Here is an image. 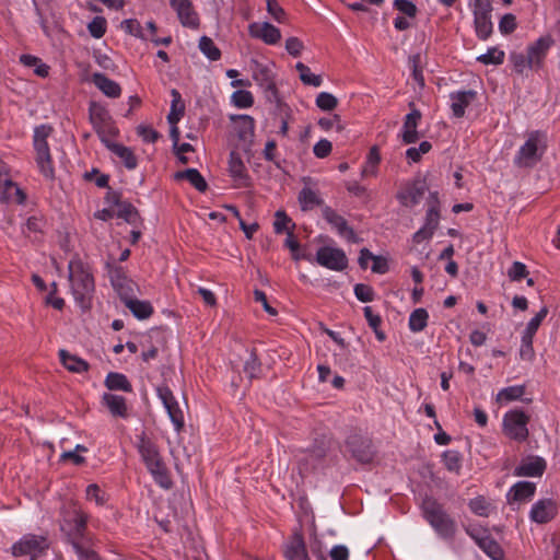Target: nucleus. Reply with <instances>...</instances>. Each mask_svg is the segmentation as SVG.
Returning <instances> with one entry per match:
<instances>
[{
	"mask_svg": "<svg viewBox=\"0 0 560 560\" xmlns=\"http://www.w3.org/2000/svg\"><path fill=\"white\" fill-rule=\"evenodd\" d=\"M68 270L70 288L75 302L83 310L90 308L95 290L90 268L75 257L69 261Z\"/></svg>",
	"mask_w": 560,
	"mask_h": 560,
	"instance_id": "1",
	"label": "nucleus"
},
{
	"mask_svg": "<svg viewBox=\"0 0 560 560\" xmlns=\"http://www.w3.org/2000/svg\"><path fill=\"white\" fill-rule=\"evenodd\" d=\"M137 447L154 481L162 488L170 489L172 479L156 444L142 434L138 439Z\"/></svg>",
	"mask_w": 560,
	"mask_h": 560,
	"instance_id": "2",
	"label": "nucleus"
},
{
	"mask_svg": "<svg viewBox=\"0 0 560 560\" xmlns=\"http://www.w3.org/2000/svg\"><path fill=\"white\" fill-rule=\"evenodd\" d=\"M422 512L425 521L441 538H454L456 522L446 513L441 503L433 498H425L422 502Z\"/></svg>",
	"mask_w": 560,
	"mask_h": 560,
	"instance_id": "3",
	"label": "nucleus"
},
{
	"mask_svg": "<svg viewBox=\"0 0 560 560\" xmlns=\"http://www.w3.org/2000/svg\"><path fill=\"white\" fill-rule=\"evenodd\" d=\"M547 148L546 135L535 130L528 133L526 141L514 156V165L520 168H532L542 158Z\"/></svg>",
	"mask_w": 560,
	"mask_h": 560,
	"instance_id": "4",
	"label": "nucleus"
},
{
	"mask_svg": "<svg viewBox=\"0 0 560 560\" xmlns=\"http://www.w3.org/2000/svg\"><path fill=\"white\" fill-rule=\"evenodd\" d=\"M51 128L45 125L36 127L34 130V149L36 151V163L40 173L48 179H52L55 172L52 160L47 143Z\"/></svg>",
	"mask_w": 560,
	"mask_h": 560,
	"instance_id": "5",
	"label": "nucleus"
},
{
	"mask_svg": "<svg viewBox=\"0 0 560 560\" xmlns=\"http://www.w3.org/2000/svg\"><path fill=\"white\" fill-rule=\"evenodd\" d=\"M315 261L329 270L342 271L348 267V258L341 248L323 246L316 252Z\"/></svg>",
	"mask_w": 560,
	"mask_h": 560,
	"instance_id": "6",
	"label": "nucleus"
},
{
	"mask_svg": "<svg viewBox=\"0 0 560 560\" xmlns=\"http://www.w3.org/2000/svg\"><path fill=\"white\" fill-rule=\"evenodd\" d=\"M527 422L528 417L523 411H510L504 416V432L513 440L524 441L528 436Z\"/></svg>",
	"mask_w": 560,
	"mask_h": 560,
	"instance_id": "7",
	"label": "nucleus"
},
{
	"mask_svg": "<svg viewBox=\"0 0 560 560\" xmlns=\"http://www.w3.org/2000/svg\"><path fill=\"white\" fill-rule=\"evenodd\" d=\"M159 398L162 400L164 408L177 432H180L185 424L184 412L173 395L172 390L166 386H160L156 389Z\"/></svg>",
	"mask_w": 560,
	"mask_h": 560,
	"instance_id": "8",
	"label": "nucleus"
},
{
	"mask_svg": "<svg viewBox=\"0 0 560 560\" xmlns=\"http://www.w3.org/2000/svg\"><path fill=\"white\" fill-rule=\"evenodd\" d=\"M25 195L23 190L11 180L7 164L0 161V203H23Z\"/></svg>",
	"mask_w": 560,
	"mask_h": 560,
	"instance_id": "9",
	"label": "nucleus"
},
{
	"mask_svg": "<svg viewBox=\"0 0 560 560\" xmlns=\"http://www.w3.org/2000/svg\"><path fill=\"white\" fill-rule=\"evenodd\" d=\"M346 447L351 456L360 463L366 464L373 459L374 452L371 440L359 433L350 434L347 438Z\"/></svg>",
	"mask_w": 560,
	"mask_h": 560,
	"instance_id": "10",
	"label": "nucleus"
},
{
	"mask_svg": "<svg viewBox=\"0 0 560 560\" xmlns=\"http://www.w3.org/2000/svg\"><path fill=\"white\" fill-rule=\"evenodd\" d=\"M466 533L475 540L479 548L492 560L503 559L504 552L502 548L492 537H490V535H488L487 530L477 527H468L466 528Z\"/></svg>",
	"mask_w": 560,
	"mask_h": 560,
	"instance_id": "11",
	"label": "nucleus"
},
{
	"mask_svg": "<svg viewBox=\"0 0 560 560\" xmlns=\"http://www.w3.org/2000/svg\"><path fill=\"white\" fill-rule=\"evenodd\" d=\"M109 278L122 303L137 295L139 291L137 283L129 279L121 268L110 270Z\"/></svg>",
	"mask_w": 560,
	"mask_h": 560,
	"instance_id": "12",
	"label": "nucleus"
},
{
	"mask_svg": "<svg viewBox=\"0 0 560 560\" xmlns=\"http://www.w3.org/2000/svg\"><path fill=\"white\" fill-rule=\"evenodd\" d=\"M46 548L47 544L44 537L27 535L12 546V553L15 557L30 556L34 559Z\"/></svg>",
	"mask_w": 560,
	"mask_h": 560,
	"instance_id": "13",
	"label": "nucleus"
},
{
	"mask_svg": "<svg viewBox=\"0 0 560 560\" xmlns=\"http://www.w3.org/2000/svg\"><path fill=\"white\" fill-rule=\"evenodd\" d=\"M323 218L334 228L337 233L345 237L348 242L358 243L359 237L354 233L353 229L348 225L347 220L338 214L330 207H325L323 209Z\"/></svg>",
	"mask_w": 560,
	"mask_h": 560,
	"instance_id": "14",
	"label": "nucleus"
},
{
	"mask_svg": "<svg viewBox=\"0 0 560 560\" xmlns=\"http://www.w3.org/2000/svg\"><path fill=\"white\" fill-rule=\"evenodd\" d=\"M170 4L177 13L183 26L190 28H197L199 26V16L194 10L190 0H171Z\"/></svg>",
	"mask_w": 560,
	"mask_h": 560,
	"instance_id": "15",
	"label": "nucleus"
},
{
	"mask_svg": "<svg viewBox=\"0 0 560 560\" xmlns=\"http://www.w3.org/2000/svg\"><path fill=\"white\" fill-rule=\"evenodd\" d=\"M248 33L252 37L261 39L268 45L277 44L281 38L279 28L268 22H254L248 25Z\"/></svg>",
	"mask_w": 560,
	"mask_h": 560,
	"instance_id": "16",
	"label": "nucleus"
},
{
	"mask_svg": "<svg viewBox=\"0 0 560 560\" xmlns=\"http://www.w3.org/2000/svg\"><path fill=\"white\" fill-rule=\"evenodd\" d=\"M546 469V460L539 456H527L515 467L516 477H540Z\"/></svg>",
	"mask_w": 560,
	"mask_h": 560,
	"instance_id": "17",
	"label": "nucleus"
},
{
	"mask_svg": "<svg viewBox=\"0 0 560 560\" xmlns=\"http://www.w3.org/2000/svg\"><path fill=\"white\" fill-rule=\"evenodd\" d=\"M556 513V503L550 499H542L532 506L529 516L533 522L544 524L551 521Z\"/></svg>",
	"mask_w": 560,
	"mask_h": 560,
	"instance_id": "18",
	"label": "nucleus"
},
{
	"mask_svg": "<svg viewBox=\"0 0 560 560\" xmlns=\"http://www.w3.org/2000/svg\"><path fill=\"white\" fill-rule=\"evenodd\" d=\"M425 186L420 182L406 185L397 192V199L404 207H412L420 202L424 195Z\"/></svg>",
	"mask_w": 560,
	"mask_h": 560,
	"instance_id": "19",
	"label": "nucleus"
},
{
	"mask_svg": "<svg viewBox=\"0 0 560 560\" xmlns=\"http://www.w3.org/2000/svg\"><path fill=\"white\" fill-rule=\"evenodd\" d=\"M552 44L553 39L550 36H542L532 44L527 49L529 63L535 68H540Z\"/></svg>",
	"mask_w": 560,
	"mask_h": 560,
	"instance_id": "20",
	"label": "nucleus"
},
{
	"mask_svg": "<svg viewBox=\"0 0 560 560\" xmlns=\"http://www.w3.org/2000/svg\"><path fill=\"white\" fill-rule=\"evenodd\" d=\"M284 557L288 560H308L306 546L300 533L293 534L285 542Z\"/></svg>",
	"mask_w": 560,
	"mask_h": 560,
	"instance_id": "21",
	"label": "nucleus"
},
{
	"mask_svg": "<svg viewBox=\"0 0 560 560\" xmlns=\"http://www.w3.org/2000/svg\"><path fill=\"white\" fill-rule=\"evenodd\" d=\"M476 95L477 93L472 90L451 93V108L453 115L457 118L463 117L465 115L466 107L474 102Z\"/></svg>",
	"mask_w": 560,
	"mask_h": 560,
	"instance_id": "22",
	"label": "nucleus"
},
{
	"mask_svg": "<svg viewBox=\"0 0 560 560\" xmlns=\"http://www.w3.org/2000/svg\"><path fill=\"white\" fill-rule=\"evenodd\" d=\"M421 119V113L418 109L411 110L405 118L404 126L401 129L402 141L407 144L415 143L418 136V125Z\"/></svg>",
	"mask_w": 560,
	"mask_h": 560,
	"instance_id": "23",
	"label": "nucleus"
},
{
	"mask_svg": "<svg viewBox=\"0 0 560 560\" xmlns=\"http://www.w3.org/2000/svg\"><path fill=\"white\" fill-rule=\"evenodd\" d=\"M535 490L534 482L518 481L510 489L508 500L510 503L528 501L535 494Z\"/></svg>",
	"mask_w": 560,
	"mask_h": 560,
	"instance_id": "24",
	"label": "nucleus"
},
{
	"mask_svg": "<svg viewBox=\"0 0 560 560\" xmlns=\"http://www.w3.org/2000/svg\"><path fill=\"white\" fill-rule=\"evenodd\" d=\"M92 82L108 97L116 98L121 94L120 85L103 73H94L92 75Z\"/></svg>",
	"mask_w": 560,
	"mask_h": 560,
	"instance_id": "25",
	"label": "nucleus"
},
{
	"mask_svg": "<svg viewBox=\"0 0 560 560\" xmlns=\"http://www.w3.org/2000/svg\"><path fill=\"white\" fill-rule=\"evenodd\" d=\"M329 443L330 439L326 434H319L314 439L313 444L305 450V453L312 458V465L326 456Z\"/></svg>",
	"mask_w": 560,
	"mask_h": 560,
	"instance_id": "26",
	"label": "nucleus"
},
{
	"mask_svg": "<svg viewBox=\"0 0 560 560\" xmlns=\"http://www.w3.org/2000/svg\"><path fill=\"white\" fill-rule=\"evenodd\" d=\"M103 402L113 416L120 418L128 417L126 399L122 396L106 393L103 395Z\"/></svg>",
	"mask_w": 560,
	"mask_h": 560,
	"instance_id": "27",
	"label": "nucleus"
},
{
	"mask_svg": "<svg viewBox=\"0 0 560 560\" xmlns=\"http://www.w3.org/2000/svg\"><path fill=\"white\" fill-rule=\"evenodd\" d=\"M59 358L62 365L72 373H83L89 370V363L85 360L71 354L67 350L61 349L59 351Z\"/></svg>",
	"mask_w": 560,
	"mask_h": 560,
	"instance_id": "28",
	"label": "nucleus"
},
{
	"mask_svg": "<svg viewBox=\"0 0 560 560\" xmlns=\"http://www.w3.org/2000/svg\"><path fill=\"white\" fill-rule=\"evenodd\" d=\"M229 172L230 175L240 184V185H246L247 184V173L246 167L241 159V156L235 153L231 152L230 159H229Z\"/></svg>",
	"mask_w": 560,
	"mask_h": 560,
	"instance_id": "29",
	"label": "nucleus"
},
{
	"mask_svg": "<svg viewBox=\"0 0 560 560\" xmlns=\"http://www.w3.org/2000/svg\"><path fill=\"white\" fill-rule=\"evenodd\" d=\"M124 304L138 319H147L153 314L151 303L149 301L138 300L137 295L124 302Z\"/></svg>",
	"mask_w": 560,
	"mask_h": 560,
	"instance_id": "30",
	"label": "nucleus"
},
{
	"mask_svg": "<svg viewBox=\"0 0 560 560\" xmlns=\"http://www.w3.org/2000/svg\"><path fill=\"white\" fill-rule=\"evenodd\" d=\"M90 120L97 132L103 131L109 120V114L106 108L100 104L90 105Z\"/></svg>",
	"mask_w": 560,
	"mask_h": 560,
	"instance_id": "31",
	"label": "nucleus"
},
{
	"mask_svg": "<svg viewBox=\"0 0 560 560\" xmlns=\"http://www.w3.org/2000/svg\"><path fill=\"white\" fill-rule=\"evenodd\" d=\"M175 178L178 180L185 179L189 182L200 192L206 191L208 188L206 179L196 168H187L185 171L177 172L175 174Z\"/></svg>",
	"mask_w": 560,
	"mask_h": 560,
	"instance_id": "32",
	"label": "nucleus"
},
{
	"mask_svg": "<svg viewBox=\"0 0 560 560\" xmlns=\"http://www.w3.org/2000/svg\"><path fill=\"white\" fill-rule=\"evenodd\" d=\"M171 96H172V103H171V110L167 115V121L171 125H177V122L184 116L185 104L182 100L180 93L176 89H173L171 91Z\"/></svg>",
	"mask_w": 560,
	"mask_h": 560,
	"instance_id": "33",
	"label": "nucleus"
},
{
	"mask_svg": "<svg viewBox=\"0 0 560 560\" xmlns=\"http://www.w3.org/2000/svg\"><path fill=\"white\" fill-rule=\"evenodd\" d=\"M105 386L109 390H122L127 393L132 390V386L126 375L116 372H110L107 374L105 378Z\"/></svg>",
	"mask_w": 560,
	"mask_h": 560,
	"instance_id": "34",
	"label": "nucleus"
},
{
	"mask_svg": "<svg viewBox=\"0 0 560 560\" xmlns=\"http://www.w3.org/2000/svg\"><path fill=\"white\" fill-rule=\"evenodd\" d=\"M253 78L265 90H272L275 88L272 72L267 66L262 63H256L254 68Z\"/></svg>",
	"mask_w": 560,
	"mask_h": 560,
	"instance_id": "35",
	"label": "nucleus"
},
{
	"mask_svg": "<svg viewBox=\"0 0 560 560\" xmlns=\"http://www.w3.org/2000/svg\"><path fill=\"white\" fill-rule=\"evenodd\" d=\"M237 122V135L240 139L247 140L254 136L255 120L248 115L232 117Z\"/></svg>",
	"mask_w": 560,
	"mask_h": 560,
	"instance_id": "36",
	"label": "nucleus"
},
{
	"mask_svg": "<svg viewBox=\"0 0 560 560\" xmlns=\"http://www.w3.org/2000/svg\"><path fill=\"white\" fill-rule=\"evenodd\" d=\"M299 202L303 211L312 210L316 206H319L323 200L318 194L310 187H304L299 194Z\"/></svg>",
	"mask_w": 560,
	"mask_h": 560,
	"instance_id": "37",
	"label": "nucleus"
},
{
	"mask_svg": "<svg viewBox=\"0 0 560 560\" xmlns=\"http://www.w3.org/2000/svg\"><path fill=\"white\" fill-rule=\"evenodd\" d=\"M117 217L124 219L129 224L137 226L141 219L138 210L129 202H117Z\"/></svg>",
	"mask_w": 560,
	"mask_h": 560,
	"instance_id": "38",
	"label": "nucleus"
},
{
	"mask_svg": "<svg viewBox=\"0 0 560 560\" xmlns=\"http://www.w3.org/2000/svg\"><path fill=\"white\" fill-rule=\"evenodd\" d=\"M20 61L25 67H33L34 73L40 78H46L49 73V67L42 62V60L38 57H35L33 55H22L20 57Z\"/></svg>",
	"mask_w": 560,
	"mask_h": 560,
	"instance_id": "39",
	"label": "nucleus"
},
{
	"mask_svg": "<svg viewBox=\"0 0 560 560\" xmlns=\"http://www.w3.org/2000/svg\"><path fill=\"white\" fill-rule=\"evenodd\" d=\"M380 161L381 155L377 147H372L368 154L366 162L361 171L362 177L375 176Z\"/></svg>",
	"mask_w": 560,
	"mask_h": 560,
	"instance_id": "40",
	"label": "nucleus"
},
{
	"mask_svg": "<svg viewBox=\"0 0 560 560\" xmlns=\"http://www.w3.org/2000/svg\"><path fill=\"white\" fill-rule=\"evenodd\" d=\"M429 314L424 308L415 310L409 316V329L413 332L422 331L428 324Z\"/></svg>",
	"mask_w": 560,
	"mask_h": 560,
	"instance_id": "41",
	"label": "nucleus"
},
{
	"mask_svg": "<svg viewBox=\"0 0 560 560\" xmlns=\"http://www.w3.org/2000/svg\"><path fill=\"white\" fill-rule=\"evenodd\" d=\"M475 30L480 39H487L492 33L491 15H475Z\"/></svg>",
	"mask_w": 560,
	"mask_h": 560,
	"instance_id": "42",
	"label": "nucleus"
},
{
	"mask_svg": "<svg viewBox=\"0 0 560 560\" xmlns=\"http://www.w3.org/2000/svg\"><path fill=\"white\" fill-rule=\"evenodd\" d=\"M110 149L118 158L121 159L127 168L133 170L137 167V158L129 148L122 144H113Z\"/></svg>",
	"mask_w": 560,
	"mask_h": 560,
	"instance_id": "43",
	"label": "nucleus"
},
{
	"mask_svg": "<svg viewBox=\"0 0 560 560\" xmlns=\"http://www.w3.org/2000/svg\"><path fill=\"white\" fill-rule=\"evenodd\" d=\"M468 506L474 514L482 517H488L493 509L492 504L481 495L471 499Z\"/></svg>",
	"mask_w": 560,
	"mask_h": 560,
	"instance_id": "44",
	"label": "nucleus"
},
{
	"mask_svg": "<svg viewBox=\"0 0 560 560\" xmlns=\"http://www.w3.org/2000/svg\"><path fill=\"white\" fill-rule=\"evenodd\" d=\"M244 372L249 380L259 377L261 373V363L257 358L255 349L249 351L248 358L244 363Z\"/></svg>",
	"mask_w": 560,
	"mask_h": 560,
	"instance_id": "45",
	"label": "nucleus"
},
{
	"mask_svg": "<svg viewBox=\"0 0 560 560\" xmlns=\"http://www.w3.org/2000/svg\"><path fill=\"white\" fill-rule=\"evenodd\" d=\"M72 523V541H78V539L82 538L84 535L88 523V515L81 510H75Z\"/></svg>",
	"mask_w": 560,
	"mask_h": 560,
	"instance_id": "46",
	"label": "nucleus"
},
{
	"mask_svg": "<svg viewBox=\"0 0 560 560\" xmlns=\"http://www.w3.org/2000/svg\"><path fill=\"white\" fill-rule=\"evenodd\" d=\"M442 458L444 466L448 471L459 474L462 468V456L457 451H445Z\"/></svg>",
	"mask_w": 560,
	"mask_h": 560,
	"instance_id": "47",
	"label": "nucleus"
},
{
	"mask_svg": "<svg viewBox=\"0 0 560 560\" xmlns=\"http://www.w3.org/2000/svg\"><path fill=\"white\" fill-rule=\"evenodd\" d=\"M85 498L89 501H94L98 506L104 505L108 500L107 493L96 483H91L86 487Z\"/></svg>",
	"mask_w": 560,
	"mask_h": 560,
	"instance_id": "48",
	"label": "nucleus"
},
{
	"mask_svg": "<svg viewBox=\"0 0 560 560\" xmlns=\"http://www.w3.org/2000/svg\"><path fill=\"white\" fill-rule=\"evenodd\" d=\"M300 73V79L304 84L312 86H319L322 84V78L311 72L310 68L302 62H298L295 66Z\"/></svg>",
	"mask_w": 560,
	"mask_h": 560,
	"instance_id": "49",
	"label": "nucleus"
},
{
	"mask_svg": "<svg viewBox=\"0 0 560 560\" xmlns=\"http://www.w3.org/2000/svg\"><path fill=\"white\" fill-rule=\"evenodd\" d=\"M199 48L203 55L210 60H219L221 57L220 49L215 46L213 40L207 36H202L199 42Z\"/></svg>",
	"mask_w": 560,
	"mask_h": 560,
	"instance_id": "50",
	"label": "nucleus"
},
{
	"mask_svg": "<svg viewBox=\"0 0 560 560\" xmlns=\"http://www.w3.org/2000/svg\"><path fill=\"white\" fill-rule=\"evenodd\" d=\"M525 393L524 386H510L499 392L498 401H512L521 398Z\"/></svg>",
	"mask_w": 560,
	"mask_h": 560,
	"instance_id": "51",
	"label": "nucleus"
},
{
	"mask_svg": "<svg viewBox=\"0 0 560 560\" xmlns=\"http://www.w3.org/2000/svg\"><path fill=\"white\" fill-rule=\"evenodd\" d=\"M232 102L240 108H248L254 103V97L249 91L238 90L232 94Z\"/></svg>",
	"mask_w": 560,
	"mask_h": 560,
	"instance_id": "52",
	"label": "nucleus"
},
{
	"mask_svg": "<svg viewBox=\"0 0 560 560\" xmlns=\"http://www.w3.org/2000/svg\"><path fill=\"white\" fill-rule=\"evenodd\" d=\"M485 65H501L504 60V52L498 48H490L488 51L477 58Z\"/></svg>",
	"mask_w": 560,
	"mask_h": 560,
	"instance_id": "53",
	"label": "nucleus"
},
{
	"mask_svg": "<svg viewBox=\"0 0 560 560\" xmlns=\"http://www.w3.org/2000/svg\"><path fill=\"white\" fill-rule=\"evenodd\" d=\"M88 30L92 37L101 38L106 32V20L103 16H95L89 24Z\"/></svg>",
	"mask_w": 560,
	"mask_h": 560,
	"instance_id": "54",
	"label": "nucleus"
},
{
	"mask_svg": "<svg viewBox=\"0 0 560 560\" xmlns=\"http://www.w3.org/2000/svg\"><path fill=\"white\" fill-rule=\"evenodd\" d=\"M316 105L323 110H332L337 107L338 101L332 94L320 92L316 97Z\"/></svg>",
	"mask_w": 560,
	"mask_h": 560,
	"instance_id": "55",
	"label": "nucleus"
},
{
	"mask_svg": "<svg viewBox=\"0 0 560 560\" xmlns=\"http://www.w3.org/2000/svg\"><path fill=\"white\" fill-rule=\"evenodd\" d=\"M533 338L534 336L523 332L520 355L524 360H530L534 357Z\"/></svg>",
	"mask_w": 560,
	"mask_h": 560,
	"instance_id": "56",
	"label": "nucleus"
},
{
	"mask_svg": "<svg viewBox=\"0 0 560 560\" xmlns=\"http://www.w3.org/2000/svg\"><path fill=\"white\" fill-rule=\"evenodd\" d=\"M431 148H432V145L429 141H422L418 148H416V147L409 148L406 151V155L412 162H418V161H420L422 154L428 153L431 150Z\"/></svg>",
	"mask_w": 560,
	"mask_h": 560,
	"instance_id": "57",
	"label": "nucleus"
},
{
	"mask_svg": "<svg viewBox=\"0 0 560 560\" xmlns=\"http://www.w3.org/2000/svg\"><path fill=\"white\" fill-rule=\"evenodd\" d=\"M440 222V212L435 206H431L425 214L424 228L429 230V232H435Z\"/></svg>",
	"mask_w": 560,
	"mask_h": 560,
	"instance_id": "58",
	"label": "nucleus"
},
{
	"mask_svg": "<svg viewBox=\"0 0 560 560\" xmlns=\"http://www.w3.org/2000/svg\"><path fill=\"white\" fill-rule=\"evenodd\" d=\"M547 308H541L527 324L524 332L535 336L537 329L539 328L541 322L547 316Z\"/></svg>",
	"mask_w": 560,
	"mask_h": 560,
	"instance_id": "59",
	"label": "nucleus"
},
{
	"mask_svg": "<svg viewBox=\"0 0 560 560\" xmlns=\"http://www.w3.org/2000/svg\"><path fill=\"white\" fill-rule=\"evenodd\" d=\"M354 294L361 302H371L374 299L373 289L370 285L363 283L355 284Z\"/></svg>",
	"mask_w": 560,
	"mask_h": 560,
	"instance_id": "60",
	"label": "nucleus"
},
{
	"mask_svg": "<svg viewBox=\"0 0 560 560\" xmlns=\"http://www.w3.org/2000/svg\"><path fill=\"white\" fill-rule=\"evenodd\" d=\"M291 223V219L285 214L284 211L276 212V220L273 222V228L276 233H282L283 231H292L289 229V224Z\"/></svg>",
	"mask_w": 560,
	"mask_h": 560,
	"instance_id": "61",
	"label": "nucleus"
},
{
	"mask_svg": "<svg viewBox=\"0 0 560 560\" xmlns=\"http://www.w3.org/2000/svg\"><path fill=\"white\" fill-rule=\"evenodd\" d=\"M516 28V19L513 14L508 13L502 16L499 23V30L502 34H511Z\"/></svg>",
	"mask_w": 560,
	"mask_h": 560,
	"instance_id": "62",
	"label": "nucleus"
},
{
	"mask_svg": "<svg viewBox=\"0 0 560 560\" xmlns=\"http://www.w3.org/2000/svg\"><path fill=\"white\" fill-rule=\"evenodd\" d=\"M527 268L523 262L514 261L509 270V277L512 281H520L527 276Z\"/></svg>",
	"mask_w": 560,
	"mask_h": 560,
	"instance_id": "63",
	"label": "nucleus"
},
{
	"mask_svg": "<svg viewBox=\"0 0 560 560\" xmlns=\"http://www.w3.org/2000/svg\"><path fill=\"white\" fill-rule=\"evenodd\" d=\"M72 547L80 560H101L95 551L83 548L79 541H72Z\"/></svg>",
	"mask_w": 560,
	"mask_h": 560,
	"instance_id": "64",
	"label": "nucleus"
}]
</instances>
